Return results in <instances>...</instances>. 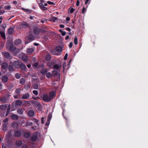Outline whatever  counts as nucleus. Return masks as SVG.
<instances>
[{"label":"nucleus","mask_w":148,"mask_h":148,"mask_svg":"<svg viewBox=\"0 0 148 148\" xmlns=\"http://www.w3.org/2000/svg\"><path fill=\"white\" fill-rule=\"evenodd\" d=\"M7 48L10 51H16V52H18L20 50L16 48L12 43H7L6 44Z\"/></svg>","instance_id":"1"},{"label":"nucleus","mask_w":148,"mask_h":148,"mask_svg":"<svg viewBox=\"0 0 148 148\" xmlns=\"http://www.w3.org/2000/svg\"><path fill=\"white\" fill-rule=\"evenodd\" d=\"M48 66L51 68H53L57 70H60L61 67V64H55L54 65L53 63H48L47 64Z\"/></svg>","instance_id":"2"},{"label":"nucleus","mask_w":148,"mask_h":148,"mask_svg":"<svg viewBox=\"0 0 148 148\" xmlns=\"http://www.w3.org/2000/svg\"><path fill=\"white\" fill-rule=\"evenodd\" d=\"M42 98L43 100L46 102H49L51 100L49 95L46 94L43 95Z\"/></svg>","instance_id":"3"},{"label":"nucleus","mask_w":148,"mask_h":148,"mask_svg":"<svg viewBox=\"0 0 148 148\" xmlns=\"http://www.w3.org/2000/svg\"><path fill=\"white\" fill-rule=\"evenodd\" d=\"M33 121L34 123H35V124L37 125V126H35L34 127H32V130H35L38 129V127L39 121L36 119H33Z\"/></svg>","instance_id":"4"},{"label":"nucleus","mask_w":148,"mask_h":148,"mask_svg":"<svg viewBox=\"0 0 148 148\" xmlns=\"http://www.w3.org/2000/svg\"><path fill=\"white\" fill-rule=\"evenodd\" d=\"M34 48H27V49L26 52L28 54H32L34 51Z\"/></svg>","instance_id":"5"},{"label":"nucleus","mask_w":148,"mask_h":148,"mask_svg":"<svg viewBox=\"0 0 148 148\" xmlns=\"http://www.w3.org/2000/svg\"><path fill=\"white\" fill-rule=\"evenodd\" d=\"M5 32V28L3 29V31H0V35L4 39L6 38Z\"/></svg>","instance_id":"6"},{"label":"nucleus","mask_w":148,"mask_h":148,"mask_svg":"<svg viewBox=\"0 0 148 148\" xmlns=\"http://www.w3.org/2000/svg\"><path fill=\"white\" fill-rule=\"evenodd\" d=\"M20 63L17 61H15L14 62L13 64L14 66L16 68H18L20 67Z\"/></svg>","instance_id":"7"},{"label":"nucleus","mask_w":148,"mask_h":148,"mask_svg":"<svg viewBox=\"0 0 148 148\" xmlns=\"http://www.w3.org/2000/svg\"><path fill=\"white\" fill-rule=\"evenodd\" d=\"M34 102L35 103V106L38 109L41 108V105L40 103H39L37 100H35Z\"/></svg>","instance_id":"8"},{"label":"nucleus","mask_w":148,"mask_h":148,"mask_svg":"<svg viewBox=\"0 0 148 148\" xmlns=\"http://www.w3.org/2000/svg\"><path fill=\"white\" fill-rule=\"evenodd\" d=\"M29 95L28 93H26L23 95V97L22 98V99H27L29 98Z\"/></svg>","instance_id":"9"},{"label":"nucleus","mask_w":148,"mask_h":148,"mask_svg":"<svg viewBox=\"0 0 148 148\" xmlns=\"http://www.w3.org/2000/svg\"><path fill=\"white\" fill-rule=\"evenodd\" d=\"M56 96V93L54 92H51L49 94V97L51 100L53 97H54Z\"/></svg>","instance_id":"10"},{"label":"nucleus","mask_w":148,"mask_h":148,"mask_svg":"<svg viewBox=\"0 0 148 148\" xmlns=\"http://www.w3.org/2000/svg\"><path fill=\"white\" fill-rule=\"evenodd\" d=\"M8 79V77L5 75L3 76L2 78V80L3 82H6Z\"/></svg>","instance_id":"11"},{"label":"nucleus","mask_w":148,"mask_h":148,"mask_svg":"<svg viewBox=\"0 0 148 148\" xmlns=\"http://www.w3.org/2000/svg\"><path fill=\"white\" fill-rule=\"evenodd\" d=\"M22 104V102L19 100H16L15 101L16 105L17 106H20Z\"/></svg>","instance_id":"12"},{"label":"nucleus","mask_w":148,"mask_h":148,"mask_svg":"<svg viewBox=\"0 0 148 148\" xmlns=\"http://www.w3.org/2000/svg\"><path fill=\"white\" fill-rule=\"evenodd\" d=\"M4 56L7 58H8L10 57V54L9 53L7 52H5L2 53Z\"/></svg>","instance_id":"13"},{"label":"nucleus","mask_w":148,"mask_h":148,"mask_svg":"<svg viewBox=\"0 0 148 148\" xmlns=\"http://www.w3.org/2000/svg\"><path fill=\"white\" fill-rule=\"evenodd\" d=\"M28 113V115L30 116H32L34 115V112L32 110L29 111Z\"/></svg>","instance_id":"14"},{"label":"nucleus","mask_w":148,"mask_h":148,"mask_svg":"<svg viewBox=\"0 0 148 148\" xmlns=\"http://www.w3.org/2000/svg\"><path fill=\"white\" fill-rule=\"evenodd\" d=\"M21 40L20 39H18L15 40L14 43L15 45H18L21 44Z\"/></svg>","instance_id":"15"},{"label":"nucleus","mask_w":148,"mask_h":148,"mask_svg":"<svg viewBox=\"0 0 148 148\" xmlns=\"http://www.w3.org/2000/svg\"><path fill=\"white\" fill-rule=\"evenodd\" d=\"M2 68L4 69H6L8 68V65L7 63L5 62L3 63L2 64Z\"/></svg>","instance_id":"16"},{"label":"nucleus","mask_w":148,"mask_h":148,"mask_svg":"<svg viewBox=\"0 0 148 148\" xmlns=\"http://www.w3.org/2000/svg\"><path fill=\"white\" fill-rule=\"evenodd\" d=\"M34 34L36 35H37L39 33L40 30L38 28L36 27L34 29Z\"/></svg>","instance_id":"17"},{"label":"nucleus","mask_w":148,"mask_h":148,"mask_svg":"<svg viewBox=\"0 0 148 148\" xmlns=\"http://www.w3.org/2000/svg\"><path fill=\"white\" fill-rule=\"evenodd\" d=\"M47 71V70L46 69H42L41 70V73L42 75H45L46 74Z\"/></svg>","instance_id":"18"},{"label":"nucleus","mask_w":148,"mask_h":148,"mask_svg":"<svg viewBox=\"0 0 148 148\" xmlns=\"http://www.w3.org/2000/svg\"><path fill=\"white\" fill-rule=\"evenodd\" d=\"M21 26L23 28H26L27 27H28L29 25L25 22H23L22 23Z\"/></svg>","instance_id":"19"},{"label":"nucleus","mask_w":148,"mask_h":148,"mask_svg":"<svg viewBox=\"0 0 148 148\" xmlns=\"http://www.w3.org/2000/svg\"><path fill=\"white\" fill-rule=\"evenodd\" d=\"M0 101L1 102H5L7 100V98L5 97H2L0 98Z\"/></svg>","instance_id":"20"},{"label":"nucleus","mask_w":148,"mask_h":148,"mask_svg":"<svg viewBox=\"0 0 148 148\" xmlns=\"http://www.w3.org/2000/svg\"><path fill=\"white\" fill-rule=\"evenodd\" d=\"M24 136L26 138H28L31 136V134L29 132H25L24 134Z\"/></svg>","instance_id":"21"},{"label":"nucleus","mask_w":148,"mask_h":148,"mask_svg":"<svg viewBox=\"0 0 148 148\" xmlns=\"http://www.w3.org/2000/svg\"><path fill=\"white\" fill-rule=\"evenodd\" d=\"M14 31V29L10 27L8 29V34H11Z\"/></svg>","instance_id":"22"},{"label":"nucleus","mask_w":148,"mask_h":148,"mask_svg":"<svg viewBox=\"0 0 148 148\" xmlns=\"http://www.w3.org/2000/svg\"><path fill=\"white\" fill-rule=\"evenodd\" d=\"M19 66V67L21 68L22 70H25L26 68L25 65L23 63H20Z\"/></svg>","instance_id":"23"},{"label":"nucleus","mask_w":148,"mask_h":148,"mask_svg":"<svg viewBox=\"0 0 148 148\" xmlns=\"http://www.w3.org/2000/svg\"><path fill=\"white\" fill-rule=\"evenodd\" d=\"M56 51L60 52L62 51V48L61 46H58L56 47Z\"/></svg>","instance_id":"24"},{"label":"nucleus","mask_w":148,"mask_h":148,"mask_svg":"<svg viewBox=\"0 0 148 148\" xmlns=\"http://www.w3.org/2000/svg\"><path fill=\"white\" fill-rule=\"evenodd\" d=\"M0 108L1 110H4L7 108V106L5 105H3L0 106Z\"/></svg>","instance_id":"25"},{"label":"nucleus","mask_w":148,"mask_h":148,"mask_svg":"<svg viewBox=\"0 0 148 148\" xmlns=\"http://www.w3.org/2000/svg\"><path fill=\"white\" fill-rule=\"evenodd\" d=\"M11 117L13 120H16L18 118V116L16 114H13L11 116Z\"/></svg>","instance_id":"26"},{"label":"nucleus","mask_w":148,"mask_h":148,"mask_svg":"<svg viewBox=\"0 0 148 148\" xmlns=\"http://www.w3.org/2000/svg\"><path fill=\"white\" fill-rule=\"evenodd\" d=\"M37 136L36 135H34L32 136L31 139V140L33 141H34L36 140L37 138Z\"/></svg>","instance_id":"27"},{"label":"nucleus","mask_w":148,"mask_h":148,"mask_svg":"<svg viewBox=\"0 0 148 148\" xmlns=\"http://www.w3.org/2000/svg\"><path fill=\"white\" fill-rule=\"evenodd\" d=\"M21 132L19 131H17L15 132L14 134L16 136H20L21 135Z\"/></svg>","instance_id":"28"},{"label":"nucleus","mask_w":148,"mask_h":148,"mask_svg":"<svg viewBox=\"0 0 148 148\" xmlns=\"http://www.w3.org/2000/svg\"><path fill=\"white\" fill-rule=\"evenodd\" d=\"M22 142L21 141H16V146L18 147L21 146L22 145Z\"/></svg>","instance_id":"29"},{"label":"nucleus","mask_w":148,"mask_h":148,"mask_svg":"<svg viewBox=\"0 0 148 148\" xmlns=\"http://www.w3.org/2000/svg\"><path fill=\"white\" fill-rule=\"evenodd\" d=\"M28 57L27 56L24 55L22 57L23 60L25 62H26L27 61Z\"/></svg>","instance_id":"30"},{"label":"nucleus","mask_w":148,"mask_h":148,"mask_svg":"<svg viewBox=\"0 0 148 148\" xmlns=\"http://www.w3.org/2000/svg\"><path fill=\"white\" fill-rule=\"evenodd\" d=\"M28 39L29 40V42L31 41L34 39V36L32 35H30L29 36Z\"/></svg>","instance_id":"31"},{"label":"nucleus","mask_w":148,"mask_h":148,"mask_svg":"<svg viewBox=\"0 0 148 148\" xmlns=\"http://www.w3.org/2000/svg\"><path fill=\"white\" fill-rule=\"evenodd\" d=\"M45 59L47 61H49L51 59V57L50 55H47L45 57Z\"/></svg>","instance_id":"32"},{"label":"nucleus","mask_w":148,"mask_h":148,"mask_svg":"<svg viewBox=\"0 0 148 148\" xmlns=\"http://www.w3.org/2000/svg\"><path fill=\"white\" fill-rule=\"evenodd\" d=\"M32 124V123L30 121H28L26 123V126L31 125Z\"/></svg>","instance_id":"33"},{"label":"nucleus","mask_w":148,"mask_h":148,"mask_svg":"<svg viewBox=\"0 0 148 148\" xmlns=\"http://www.w3.org/2000/svg\"><path fill=\"white\" fill-rule=\"evenodd\" d=\"M25 82V79L24 78H22L20 79V83L21 84H23Z\"/></svg>","instance_id":"34"},{"label":"nucleus","mask_w":148,"mask_h":148,"mask_svg":"<svg viewBox=\"0 0 148 148\" xmlns=\"http://www.w3.org/2000/svg\"><path fill=\"white\" fill-rule=\"evenodd\" d=\"M57 19V17L53 16L51 18V20L53 22H54Z\"/></svg>","instance_id":"35"},{"label":"nucleus","mask_w":148,"mask_h":148,"mask_svg":"<svg viewBox=\"0 0 148 148\" xmlns=\"http://www.w3.org/2000/svg\"><path fill=\"white\" fill-rule=\"evenodd\" d=\"M21 75L18 73H16L15 75V77L17 79H19L20 78Z\"/></svg>","instance_id":"36"},{"label":"nucleus","mask_w":148,"mask_h":148,"mask_svg":"<svg viewBox=\"0 0 148 148\" xmlns=\"http://www.w3.org/2000/svg\"><path fill=\"white\" fill-rule=\"evenodd\" d=\"M46 75L47 78H49L52 76V74L48 72L46 74Z\"/></svg>","instance_id":"37"},{"label":"nucleus","mask_w":148,"mask_h":148,"mask_svg":"<svg viewBox=\"0 0 148 148\" xmlns=\"http://www.w3.org/2000/svg\"><path fill=\"white\" fill-rule=\"evenodd\" d=\"M75 9L72 8H69V9H68V11H69V12H70L71 13H73L74 11V10Z\"/></svg>","instance_id":"38"},{"label":"nucleus","mask_w":148,"mask_h":148,"mask_svg":"<svg viewBox=\"0 0 148 148\" xmlns=\"http://www.w3.org/2000/svg\"><path fill=\"white\" fill-rule=\"evenodd\" d=\"M38 85L37 84H35L33 85V88L36 89H37L38 88Z\"/></svg>","instance_id":"39"},{"label":"nucleus","mask_w":148,"mask_h":148,"mask_svg":"<svg viewBox=\"0 0 148 148\" xmlns=\"http://www.w3.org/2000/svg\"><path fill=\"white\" fill-rule=\"evenodd\" d=\"M74 42L75 45H76L77 44V37H75L74 39Z\"/></svg>","instance_id":"40"},{"label":"nucleus","mask_w":148,"mask_h":148,"mask_svg":"<svg viewBox=\"0 0 148 148\" xmlns=\"http://www.w3.org/2000/svg\"><path fill=\"white\" fill-rule=\"evenodd\" d=\"M9 70V71L11 72L14 70V68L12 66H9L8 68Z\"/></svg>","instance_id":"41"},{"label":"nucleus","mask_w":148,"mask_h":148,"mask_svg":"<svg viewBox=\"0 0 148 148\" xmlns=\"http://www.w3.org/2000/svg\"><path fill=\"white\" fill-rule=\"evenodd\" d=\"M23 112V110L21 109H18L17 111L18 113L20 114H22Z\"/></svg>","instance_id":"42"},{"label":"nucleus","mask_w":148,"mask_h":148,"mask_svg":"<svg viewBox=\"0 0 148 148\" xmlns=\"http://www.w3.org/2000/svg\"><path fill=\"white\" fill-rule=\"evenodd\" d=\"M52 117V115L51 114L49 115L47 118V121L50 122Z\"/></svg>","instance_id":"43"},{"label":"nucleus","mask_w":148,"mask_h":148,"mask_svg":"<svg viewBox=\"0 0 148 148\" xmlns=\"http://www.w3.org/2000/svg\"><path fill=\"white\" fill-rule=\"evenodd\" d=\"M22 9L24 10L25 12H31V10H28V9H25L24 8H22Z\"/></svg>","instance_id":"44"},{"label":"nucleus","mask_w":148,"mask_h":148,"mask_svg":"<svg viewBox=\"0 0 148 148\" xmlns=\"http://www.w3.org/2000/svg\"><path fill=\"white\" fill-rule=\"evenodd\" d=\"M66 62H64L63 64V71H64L65 69V66H66Z\"/></svg>","instance_id":"45"},{"label":"nucleus","mask_w":148,"mask_h":148,"mask_svg":"<svg viewBox=\"0 0 148 148\" xmlns=\"http://www.w3.org/2000/svg\"><path fill=\"white\" fill-rule=\"evenodd\" d=\"M10 112V108H9V106H8V108L7 109V111L6 114V116H7L9 114Z\"/></svg>","instance_id":"46"},{"label":"nucleus","mask_w":148,"mask_h":148,"mask_svg":"<svg viewBox=\"0 0 148 148\" xmlns=\"http://www.w3.org/2000/svg\"><path fill=\"white\" fill-rule=\"evenodd\" d=\"M11 6L10 5H8L5 7V9L7 10H10V9Z\"/></svg>","instance_id":"47"},{"label":"nucleus","mask_w":148,"mask_h":148,"mask_svg":"<svg viewBox=\"0 0 148 148\" xmlns=\"http://www.w3.org/2000/svg\"><path fill=\"white\" fill-rule=\"evenodd\" d=\"M8 119H7V118H6V119H5L4 120H3V121L5 123H4V124L3 125H5H5L7 124L6 123H7V122L8 121Z\"/></svg>","instance_id":"48"},{"label":"nucleus","mask_w":148,"mask_h":148,"mask_svg":"<svg viewBox=\"0 0 148 148\" xmlns=\"http://www.w3.org/2000/svg\"><path fill=\"white\" fill-rule=\"evenodd\" d=\"M33 93L35 95H38V91L36 90H33Z\"/></svg>","instance_id":"49"},{"label":"nucleus","mask_w":148,"mask_h":148,"mask_svg":"<svg viewBox=\"0 0 148 148\" xmlns=\"http://www.w3.org/2000/svg\"><path fill=\"white\" fill-rule=\"evenodd\" d=\"M62 35L63 36H65L66 34V32L65 31H62L61 32Z\"/></svg>","instance_id":"50"},{"label":"nucleus","mask_w":148,"mask_h":148,"mask_svg":"<svg viewBox=\"0 0 148 148\" xmlns=\"http://www.w3.org/2000/svg\"><path fill=\"white\" fill-rule=\"evenodd\" d=\"M38 66V63H35L34 64V65H33V67L34 68H35L36 67H37Z\"/></svg>","instance_id":"51"},{"label":"nucleus","mask_w":148,"mask_h":148,"mask_svg":"<svg viewBox=\"0 0 148 148\" xmlns=\"http://www.w3.org/2000/svg\"><path fill=\"white\" fill-rule=\"evenodd\" d=\"M45 118L43 117H42L41 119V121L42 123H44Z\"/></svg>","instance_id":"52"},{"label":"nucleus","mask_w":148,"mask_h":148,"mask_svg":"<svg viewBox=\"0 0 148 148\" xmlns=\"http://www.w3.org/2000/svg\"><path fill=\"white\" fill-rule=\"evenodd\" d=\"M40 7V8L42 9V8L44 6V5L42 3L39 4Z\"/></svg>","instance_id":"53"},{"label":"nucleus","mask_w":148,"mask_h":148,"mask_svg":"<svg viewBox=\"0 0 148 148\" xmlns=\"http://www.w3.org/2000/svg\"><path fill=\"white\" fill-rule=\"evenodd\" d=\"M21 90L20 89H17L16 90V93L19 94Z\"/></svg>","instance_id":"54"},{"label":"nucleus","mask_w":148,"mask_h":148,"mask_svg":"<svg viewBox=\"0 0 148 148\" xmlns=\"http://www.w3.org/2000/svg\"><path fill=\"white\" fill-rule=\"evenodd\" d=\"M73 44L72 42H71L70 43L69 45V48H71L73 46Z\"/></svg>","instance_id":"55"},{"label":"nucleus","mask_w":148,"mask_h":148,"mask_svg":"<svg viewBox=\"0 0 148 148\" xmlns=\"http://www.w3.org/2000/svg\"><path fill=\"white\" fill-rule=\"evenodd\" d=\"M67 56H68V54L66 53L65 54L64 57V60H66L67 58Z\"/></svg>","instance_id":"56"},{"label":"nucleus","mask_w":148,"mask_h":148,"mask_svg":"<svg viewBox=\"0 0 148 148\" xmlns=\"http://www.w3.org/2000/svg\"><path fill=\"white\" fill-rule=\"evenodd\" d=\"M4 12H5L4 10H0V15L3 14Z\"/></svg>","instance_id":"57"},{"label":"nucleus","mask_w":148,"mask_h":148,"mask_svg":"<svg viewBox=\"0 0 148 148\" xmlns=\"http://www.w3.org/2000/svg\"><path fill=\"white\" fill-rule=\"evenodd\" d=\"M86 9L84 7H83L82 9V13H84L85 12Z\"/></svg>","instance_id":"58"},{"label":"nucleus","mask_w":148,"mask_h":148,"mask_svg":"<svg viewBox=\"0 0 148 148\" xmlns=\"http://www.w3.org/2000/svg\"><path fill=\"white\" fill-rule=\"evenodd\" d=\"M42 9L43 10H47V8L46 7H45L44 6L42 8Z\"/></svg>","instance_id":"59"},{"label":"nucleus","mask_w":148,"mask_h":148,"mask_svg":"<svg viewBox=\"0 0 148 148\" xmlns=\"http://www.w3.org/2000/svg\"><path fill=\"white\" fill-rule=\"evenodd\" d=\"M79 4V0H77L76 2V5L77 6H78Z\"/></svg>","instance_id":"60"},{"label":"nucleus","mask_w":148,"mask_h":148,"mask_svg":"<svg viewBox=\"0 0 148 148\" xmlns=\"http://www.w3.org/2000/svg\"><path fill=\"white\" fill-rule=\"evenodd\" d=\"M47 3L49 4H53V2L50 1H48Z\"/></svg>","instance_id":"61"},{"label":"nucleus","mask_w":148,"mask_h":148,"mask_svg":"<svg viewBox=\"0 0 148 148\" xmlns=\"http://www.w3.org/2000/svg\"><path fill=\"white\" fill-rule=\"evenodd\" d=\"M49 122H48V121H47V122L46 123H45V125L46 126L48 125H49Z\"/></svg>","instance_id":"62"},{"label":"nucleus","mask_w":148,"mask_h":148,"mask_svg":"<svg viewBox=\"0 0 148 148\" xmlns=\"http://www.w3.org/2000/svg\"><path fill=\"white\" fill-rule=\"evenodd\" d=\"M66 29L69 32H70L71 31V29L69 27H67L66 28Z\"/></svg>","instance_id":"63"},{"label":"nucleus","mask_w":148,"mask_h":148,"mask_svg":"<svg viewBox=\"0 0 148 148\" xmlns=\"http://www.w3.org/2000/svg\"><path fill=\"white\" fill-rule=\"evenodd\" d=\"M22 148H27V146L26 145L23 146Z\"/></svg>","instance_id":"64"}]
</instances>
